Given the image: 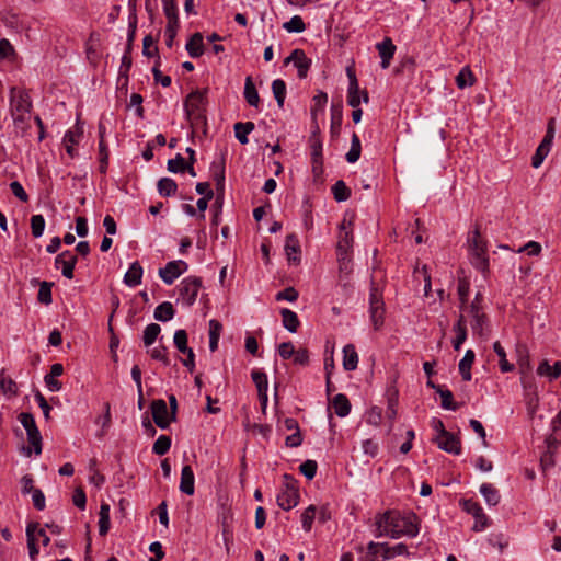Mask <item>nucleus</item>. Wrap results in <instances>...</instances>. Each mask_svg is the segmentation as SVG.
<instances>
[{
    "mask_svg": "<svg viewBox=\"0 0 561 561\" xmlns=\"http://www.w3.org/2000/svg\"><path fill=\"white\" fill-rule=\"evenodd\" d=\"M414 514H401L399 511H386L378 514L375 518L378 536L399 538L401 536L415 537L419 534V527L415 523Z\"/></svg>",
    "mask_w": 561,
    "mask_h": 561,
    "instance_id": "nucleus-1",
    "label": "nucleus"
},
{
    "mask_svg": "<svg viewBox=\"0 0 561 561\" xmlns=\"http://www.w3.org/2000/svg\"><path fill=\"white\" fill-rule=\"evenodd\" d=\"M206 90H195L186 96L184 102V110L186 118L193 129L206 125Z\"/></svg>",
    "mask_w": 561,
    "mask_h": 561,
    "instance_id": "nucleus-2",
    "label": "nucleus"
},
{
    "mask_svg": "<svg viewBox=\"0 0 561 561\" xmlns=\"http://www.w3.org/2000/svg\"><path fill=\"white\" fill-rule=\"evenodd\" d=\"M471 264L482 273L489 271V257L485 240L479 229H474L468 238Z\"/></svg>",
    "mask_w": 561,
    "mask_h": 561,
    "instance_id": "nucleus-3",
    "label": "nucleus"
},
{
    "mask_svg": "<svg viewBox=\"0 0 561 561\" xmlns=\"http://www.w3.org/2000/svg\"><path fill=\"white\" fill-rule=\"evenodd\" d=\"M276 500L278 506L285 511H289L298 504L299 492L297 481L290 476L284 474V485Z\"/></svg>",
    "mask_w": 561,
    "mask_h": 561,
    "instance_id": "nucleus-4",
    "label": "nucleus"
},
{
    "mask_svg": "<svg viewBox=\"0 0 561 561\" xmlns=\"http://www.w3.org/2000/svg\"><path fill=\"white\" fill-rule=\"evenodd\" d=\"M369 313L374 329L379 330L385 321V302L382 293L374 283L369 293Z\"/></svg>",
    "mask_w": 561,
    "mask_h": 561,
    "instance_id": "nucleus-5",
    "label": "nucleus"
},
{
    "mask_svg": "<svg viewBox=\"0 0 561 561\" xmlns=\"http://www.w3.org/2000/svg\"><path fill=\"white\" fill-rule=\"evenodd\" d=\"M10 107L11 115H30L32 110V101L25 90L11 88L10 90Z\"/></svg>",
    "mask_w": 561,
    "mask_h": 561,
    "instance_id": "nucleus-6",
    "label": "nucleus"
},
{
    "mask_svg": "<svg viewBox=\"0 0 561 561\" xmlns=\"http://www.w3.org/2000/svg\"><path fill=\"white\" fill-rule=\"evenodd\" d=\"M202 287V279L199 277L190 276L184 278L180 285V298L186 306H192L197 298L198 291Z\"/></svg>",
    "mask_w": 561,
    "mask_h": 561,
    "instance_id": "nucleus-7",
    "label": "nucleus"
},
{
    "mask_svg": "<svg viewBox=\"0 0 561 561\" xmlns=\"http://www.w3.org/2000/svg\"><path fill=\"white\" fill-rule=\"evenodd\" d=\"M353 242L354 238L352 221L343 219L340 226L339 240L336 244V255L351 254Z\"/></svg>",
    "mask_w": 561,
    "mask_h": 561,
    "instance_id": "nucleus-8",
    "label": "nucleus"
},
{
    "mask_svg": "<svg viewBox=\"0 0 561 561\" xmlns=\"http://www.w3.org/2000/svg\"><path fill=\"white\" fill-rule=\"evenodd\" d=\"M150 408L156 425L162 430L168 428L173 420H171L165 401L162 399L153 400Z\"/></svg>",
    "mask_w": 561,
    "mask_h": 561,
    "instance_id": "nucleus-9",
    "label": "nucleus"
},
{
    "mask_svg": "<svg viewBox=\"0 0 561 561\" xmlns=\"http://www.w3.org/2000/svg\"><path fill=\"white\" fill-rule=\"evenodd\" d=\"M187 268V263L182 260L171 261L167 263L163 268L159 270V275L165 284L171 285L179 276L185 273Z\"/></svg>",
    "mask_w": 561,
    "mask_h": 561,
    "instance_id": "nucleus-10",
    "label": "nucleus"
},
{
    "mask_svg": "<svg viewBox=\"0 0 561 561\" xmlns=\"http://www.w3.org/2000/svg\"><path fill=\"white\" fill-rule=\"evenodd\" d=\"M433 440L446 453L453 455H459L461 453V442L456 434L447 432L443 435H435Z\"/></svg>",
    "mask_w": 561,
    "mask_h": 561,
    "instance_id": "nucleus-11",
    "label": "nucleus"
},
{
    "mask_svg": "<svg viewBox=\"0 0 561 561\" xmlns=\"http://www.w3.org/2000/svg\"><path fill=\"white\" fill-rule=\"evenodd\" d=\"M78 257L70 251H64L55 257V267L61 266V274L68 278H73V270L77 264Z\"/></svg>",
    "mask_w": 561,
    "mask_h": 561,
    "instance_id": "nucleus-12",
    "label": "nucleus"
},
{
    "mask_svg": "<svg viewBox=\"0 0 561 561\" xmlns=\"http://www.w3.org/2000/svg\"><path fill=\"white\" fill-rule=\"evenodd\" d=\"M294 62L295 67L298 70L299 78H306L311 66V60L307 58L306 54L301 49H295L291 54L285 59V64Z\"/></svg>",
    "mask_w": 561,
    "mask_h": 561,
    "instance_id": "nucleus-13",
    "label": "nucleus"
},
{
    "mask_svg": "<svg viewBox=\"0 0 561 561\" xmlns=\"http://www.w3.org/2000/svg\"><path fill=\"white\" fill-rule=\"evenodd\" d=\"M468 311L471 317L470 324L472 331L478 335H482L484 325L488 322V317L483 311V307L469 306Z\"/></svg>",
    "mask_w": 561,
    "mask_h": 561,
    "instance_id": "nucleus-14",
    "label": "nucleus"
},
{
    "mask_svg": "<svg viewBox=\"0 0 561 561\" xmlns=\"http://www.w3.org/2000/svg\"><path fill=\"white\" fill-rule=\"evenodd\" d=\"M376 48L381 58V68L387 69L396 53V45L390 37H385L382 42L376 45Z\"/></svg>",
    "mask_w": 561,
    "mask_h": 561,
    "instance_id": "nucleus-15",
    "label": "nucleus"
},
{
    "mask_svg": "<svg viewBox=\"0 0 561 561\" xmlns=\"http://www.w3.org/2000/svg\"><path fill=\"white\" fill-rule=\"evenodd\" d=\"M309 144L311 149V161L313 172H318L322 168V141L320 136H310Z\"/></svg>",
    "mask_w": 561,
    "mask_h": 561,
    "instance_id": "nucleus-16",
    "label": "nucleus"
},
{
    "mask_svg": "<svg viewBox=\"0 0 561 561\" xmlns=\"http://www.w3.org/2000/svg\"><path fill=\"white\" fill-rule=\"evenodd\" d=\"M195 478L191 466H184L181 471L180 491L187 495H193Z\"/></svg>",
    "mask_w": 561,
    "mask_h": 561,
    "instance_id": "nucleus-17",
    "label": "nucleus"
},
{
    "mask_svg": "<svg viewBox=\"0 0 561 561\" xmlns=\"http://www.w3.org/2000/svg\"><path fill=\"white\" fill-rule=\"evenodd\" d=\"M142 272V267L138 261L131 263L124 275V283L129 287L139 285L141 283Z\"/></svg>",
    "mask_w": 561,
    "mask_h": 561,
    "instance_id": "nucleus-18",
    "label": "nucleus"
},
{
    "mask_svg": "<svg viewBox=\"0 0 561 561\" xmlns=\"http://www.w3.org/2000/svg\"><path fill=\"white\" fill-rule=\"evenodd\" d=\"M358 365V354L353 344H347L343 347V368L347 371H353Z\"/></svg>",
    "mask_w": 561,
    "mask_h": 561,
    "instance_id": "nucleus-19",
    "label": "nucleus"
},
{
    "mask_svg": "<svg viewBox=\"0 0 561 561\" xmlns=\"http://www.w3.org/2000/svg\"><path fill=\"white\" fill-rule=\"evenodd\" d=\"M38 523H30L26 527V538H27V548L28 554L32 561H35L39 550L36 546V530Z\"/></svg>",
    "mask_w": 561,
    "mask_h": 561,
    "instance_id": "nucleus-20",
    "label": "nucleus"
},
{
    "mask_svg": "<svg viewBox=\"0 0 561 561\" xmlns=\"http://www.w3.org/2000/svg\"><path fill=\"white\" fill-rule=\"evenodd\" d=\"M476 354L472 350H467L465 356L459 362V373L463 380L470 381L472 378L471 367L474 362Z\"/></svg>",
    "mask_w": 561,
    "mask_h": 561,
    "instance_id": "nucleus-21",
    "label": "nucleus"
},
{
    "mask_svg": "<svg viewBox=\"0 0 561 561\" xmlns=\"http://www.w3.org/2000/svg\"><path fill=\"white\" fill-rule=\"evenodd\" d=\"M185 48L192 58L202 56L204 53L203 35L201 33L193 34Z\"/></svg>",
    "mask_w": 561,
    "mask_h": 561,
    "instance_id": "nucleus-22",
    "label": "nucleus"
},
{
    "mask_svg": "<svg viewBox=\"0 0 561 561\" xmlns=\"http://www.w3.org/2000/svg\"><path fill=\"white\" fill-rule=\"evenodd\" d=\"M285 252L290 262H299L298 254L300 252V245L295 234H288L285 241Z\"/></svg>",
    "mask_w": 561,
    "mask_h": 561,
    "instance_id": "nucleus-23",
    "label": "nucleus"
},
{
    "mask_svg": "<svg viewBox=\"0 0 561 561\" xmlns=\"http://www.w3.org/2000/svg\"><path fill=\"white\" fill-rule=\"evenodd\" d=\"M537 374L539 376H547L551 380L557 379L561 376V360L556 362L553 366H550L548 360H543L537 368Z\"/></svg>",
    "mask_w": 561,
    "mask_h": 561,
    "instance_id": "nucleus-24",
    "label": "nucleus"
},
{
    "mask_svg": "<svg viewBox=\"0 0 561 561\" xmlns=\"http://www.w3.org/2000/svg\"><path fill=\"white\" fill-rule=\"evenodd\" d=\"M480 493L489 505L495 506L500 503L501 495L499 490L491 483H483L480 486Z\"/></svg>",
    "mask_w": 561,
    "mask_h": 561,
    "instance_id": "nucleus-25",
    "label": "nucleus"
},
{
    "mask_svg": "<svg viewBox=\"0 0 561 561\" xmlns=\"http://www.w3.org/2000/svg\"><path fill=\"white\" fill-rule=\"evenodd\" d=\"M334 412L340 417H345L351 411V403L347 397L343 393H339L333 399Z\"/></svg>",
    "mask_w": 561,
    "mask_h": 561,
    "instance_id": "nucleus-26",
    "label": "nucleus"
},
{
    "mask_svg": "<svg viewBox=\"0 0 561 561\" xmlns=\"http://www.w3.org/2000/svg\"><path fill=\"white\" fill-rule=\"evenodd\" d=\"M283 318V325L291 333H295L298 330L300 324L299 319L296 312L290 309L284 308L280 311Z\"/></svg>",
    "mask_w": 561,
    "mask_h": 561,
    "instance_id": "nucleus-27",
    "label": "nucleus"
},
{
    "mask_svg": "<svg viewBox=\"0 0 561 561\" xmlns=\"http://www.w3.org/2000/svg\"><path fill=\"white\" fill-rule=\"evenodd\" d=\"M221 331V323L216 319H211L209 321V350L211 352H215L218 348V342Z\"/></svg>",
    "mask_w": 561,
    "mask_h": 561,
    "instance_id": "nucleus-28",
    "label": "nucleus"
},
{
    "mask_svg": "<svg viewBox=\"0 0 561 561\" xmlns=\"http://www.w3.org/2000/svg\"><path fill=\"white\" fill-rule=\"evenodd\" d=\"M244 98L249 105L257 107L260 103V96L251 77H247L244 83Z\"/></svg>",
    "mask_w": 561,
    "mask_h": 561,
    "instance_id": "nucleus-29",
    "label": "nucleus"
},
{
    "mask_svg": "<svg viewBox=\"0 0 561 561\" xmlns=\"http://www.w3.org/2000/svg\"><path fill=\"white\" fill-rule=\"evenodd\" d=\"M174 308L171 302L164 301L154 309V319L158 321H169L174 317Z\"/></svg>",
    "mask_w": 561,
    "mask_h": 561,
    "instance_id": "nucleus-30",
    "label": "nucleus"
},
{
    "mask_svg": "<svg viewBox=\"0 0 561 561\" xmlns=\"http://www.w3.org/2000/svg\"><path fill=\"white\" fill-rule=\"evenodd\" d=\"M476 78L469 66H465L459 73L456 76V84L459 89L473 85Z\"/></svg>",
    "mask_w": 561,
    "mask_h": 561,
    "instance_id": "nucleus-31",
    "label": "nucleus"
},
{
    "mask_svg": "<svg viewBox=\"0 0 561 561\" xmlns=\"http://www.w3.org/2000/svg\"><path fill=\"white\" fill-rule=\"evenodd\" d=\"M253 122L247 123H236L234 124V134L236 138L240 141V144L245 145L249 142L248 135L254 129Z\"/></svg>",
    "mask_w": 561,
    "mask_h": 561,
    "instance_id": "nucleus-32",
    "label": "nucleus"
},
{
    "mask_svg": "<svg viewBox=\"0 0 561 561\" xmlns=\"http://www.w3.org/2000/svg\"><path fill=\"white\" fill-rule=\"evenodd\" d=\"M408 547L404 543H397L394 546H389L388 543H383V552L381 554L382 559H392L398 556H408Z\"/></svg>",
    "mask_w": 561,
    "mask_h": 561,
    "instance_id": "nucleus-33",
    "label": "nucleus"
},
{
    "mask_svg": "<svg viewBox=\"0 0 561 561\" xmlns=\"http://www.w3.org/2000/svg\"><path fill=\"white\" fill-rule=\"evenodd\" d=\"M383 552V543L378 542H369L367 547V552L363 558V561H385L381 554Z\"/></svg>",
    "mask_w": 561,
    "mask_h": 561,
    "instance_id": "nucleus-34",
    "label": "nucleus"
},
{
    "mask_svg": "<svg viewBox=\"0 0 561 561\" xmlns=\"http://www.w3.org/2000/svg\"><path fill=\"white\" fill-rule=\"evenodd\" d=\"M178 184L170 178H162L158 182L159 194L165 197L172 196L176 193Z\"/></svg>",
    "mask_w": 561,
    "mask_h": 561,
    "instance_id": "nucleus-35",
    "label": "nucleus"
},
{
    "mask_svg": "<svg viewBox=\"0 0 561 561\" xmlns=\"http://www.w3.org/2000/svg\"><path fill=\"white\" fill-rule=\"evenodd\" d=\"M360 152H362L360 140H359V137L357 136V134L354 133L352 136V140H351V148H350L348 152L346 153L347 162L355 163L359 159Z\"/></svg>",
    "mask_w": 561,
    "mask_h": 561,
    "instance_id": "nucleus-36",
    "label": "nucleus"
},
{
    "mask_svg": "<svg viewBox=\"0 0 561 561\" xmlns=\"http://www.w3.org/2000/svg\"><path fill=\"white\" fill-rule=\"evenodd\" d=\"M493 350H494V352L496 353V355L500 358V363L499 364H500L501 371L502 373L512 371L514 369V365L508 363V360L506 359L505 350L503 348V346L501 345V343L499 341H496L493 344Z\"/></svg>",
    "mask_w": 561,
    "mask_h": 561,
    "instance_id": "nucleus-37",
    "label": "nucleus"
},
{
    "mask_svg": "<svg viewBox=\"0 0 561 561\" xmlns=\"http://www.w3.org/2000/svg\"><path fill=\"white\" fill-rule=\"evenodd\" d=\"M160 332H161V328L159 324H157V323L148 324L144 330V336H142L145 346L152 345L154 343V341L157 340L158 335L160 334Z\"/></svg>",
    "mask_w": 561,
    "mask_h": 561,
    "instance_id": "nucleus-38",
    "label": "nucleus"
},
{
    "mask_svg": "<svg viewBox=\"0 0 561 561\" xmlns=\"http://www.w3.org/2000/svg\"><path fill=\"white\" fill-rule=\"evenodd\" d=\"M272 90L277 105L282 108L286 96V84L282 79H276L272 83Z\"/></svg>",
    "mask_w": 561,
    "mask_h": 561,
    "instance_id": "nucleus-39",
    "label": "nucleus"
},
{
    "mask_svg": "<svg viewBox=\"0 0 561 561\" xmlns=\"http://www.w3.org/2000/svg\"><path fill=\"white\" fill-rule=\"evenodd\" d=\"M437 393L439 394L442 402L440 405L443 409L456 411L459 409V404L453 400V393L448 389H437Z\"/></svg>",
    "mask_w": 561,
    "mask_h": 561,
    "instance_id": "nucleus-40",
    "label": "nucleus"
},
{
    "mask_svg": "<svg viewBox=\"0 0 561 561\" xmlns=\"http://www.w3.org/2000/svg\"><path fill=\"white\" fill-rule=\"evenodd\" d=\"M27 440L34 447V451L36 455L42 453V436L35 424L32 428H27Z\"/></svg>",
    "mask_w": 561,
    "mask_h": 561,
    "instance_id": "nucleus-41",
    "label": "nucleus"
},
{
    "mask_svg": "<svg viewBox=\"0 0 561 561\" xmlns=\"http://www.w3.org/2000/svg\"><path fill=\"white\" fill-rule=\"evenodd\" d=\"M162 5L168 23L178 24L179 18L175 0H162Z\"/></svg>",
    "mask_w": 561,
    "mask_h": 561,
    "instance_id": "nucleus-42",
    "label": "nucleus"
},
{
    "mask_svg": "<svg viewBox=\"0 0 561 561\" xmlns=\"http://www.w3.org/2000/svg\"><path fill=\"white\" fill-rule=\"evenodd\" d=\"M342 110L341 106H332L331 108V134L337 136L342 126Z\"/></svg>",
    "mask_w": 561,
    "mask_h": 561,
    "instance_id": "nucleus-43",
    "label": "nucleus"
},
{
    "mask_svg": "<svg viewBox=\"0 0 561 561\" xmlns=\"http://www.w3.org/2000/svg\"><path fill=\"white\" fill-rule=\"evenodd\" d=\"M332 193L337 202H344L351 196V190L342 180L335 182V184L332 186Z\"/></svg>",
    "mask_w": 561,
    "mask_h": 561,
    "instance_id": "nucleus-44",
    "label": "nucleus"
},
{
    "mask_svg": "<svg viewBox=\"0 0 561 561\" xmlns=\"http://www.w3.org/2000/svg\"><path fill=\"white\" fill-rule=\"evenodd\" d=\"M171 447V438L167 435H160L152 446V451L156 455H165Z\"/></svg>",
    "mask_w": 561,
    "mask_h": 561,
    "instance_id": "nucleus-45",
    "label": "nucleus"
},
{
    "mask_svg": "<svg viewBox=\"0 0 561 561\" xmlns=\"http://www.w3.org/2000/svg\"><path fill=\"white\" fill-rule=\"evenodd\" d=\"M462 507L466 512L471 514L474 518H482L485 520V514L481 507V505L473 500H466L462 503Z\"/></svg>",
    "mask_w": 561,
    "mask_h": 561,
    "instance_id": "nucleus-46",
    "label": "nucleus"
},
{
    "mask_svg": "<svg viewBox=\"0 0 561 561\" xmlns=\"http://www.w3.org/2000/svg\"><path fill=\"white\" fill-rule=\"evenodd\" d=\"M288 33H301L306 30V25L301 16L294 15L289 21L283 24Z\"/></svg>",
    "mask_w": 561,
    "mask_h": 561,
    "instance_id": "nucleus-47",
    "label": "nucleus"
},
{
    "mask_svg": "<svg viewBox=\"0 0 561 561\" xmlns=\"http://www.w3.org/2000/svg\"><path fill=\"white\" fill-rule=\"evenodd\" d=\"M0 390L5 396H14L16 393L15 381L3 373L0 375Z\"/></svg>",
    "mask_w": 561,
    "mask_h": 561,
    "instance_id": "nucleus-48",
    "label": "nucleus"
},
{
    "mask_svg": "<svg viewBox=\"0 0 561 561\" xmlns=\"http://www.w3.org/2000/svg\"><path fill=\"white\" fill-rule=\"evenodd\" d=\"M173 342H174V345L178 348V351L183 354L191 350L187 346V333L183 329L175 331Z\"/></svg>",
    "mask_w": 561,
    "mask_h": 561,
    "instance_id": "nucleus-49",
    "label": "nucleus"
},
{
    "mask_svg": "<svg viewBox=\"0 0 561 561\" xmlns=\"http://www.w3.org/2000/svg\"><path fill=\"white\" fill-rule=\"evenodd\" d=\"M51 286H53L51 283H48L45 280L39 284V289H38V295H37V299L39 302H42L44 305L51 304V301H53Z\"/></svg>",
    "mask_w": 561,
    "mask_h": 561,
    "instance_id": "nucleus-50",
    "label": "nucleus"
},
{
    "mask_svg": "<svg viewBox=\"0 0 561 561\" xmlns=\"http://www.w3.org/2000/svg\"><path fill=\"white\" fill-rule=\"evenodd\" d=\"M554 133H556V121H554V118H550L548 122V125H547L546 135L539 146H541L550 151L551 147H552V141L554 138Z\"/></svg>",
    "mask_w": 561,
    "mask_h": 561,
    "instance_id": "nucleus-51",
    "label": "nucleus"
},
{
    "mask_svg": "<svg viewBox=\"0 0 561 561\" xmlns=\"http://www.w3.org/2000/svg\"><path fill=\"white\" fill-rule=\"evenodd\" d=\"M312 101H313V105L311 108V116H312V119L316 121L318 112L319 111L322 112L324 110V106L328 102V95L324 92H320L313 96Z\"/></svg>",
    "mask_w": 561,
    "mask_h": 561,
    "instance_id": "nucleus-52",
    "label": "nucleus"
},
{
    "mask_svg": "<svg viewBox=\"0 0 561 561\" xmlns=\"http://www.w3.org/2000/svg\"><path fill=\"white\" fill-rule=\"evenodd\" d=\"M520 382L524 389V396H533L534 393H537V385L531 374L523 373V376H520Z\"/></svg>",
    "mask_w": 561,
    "mask_h": 561,
    "instance_id": "nucleus-53",
    "label": "nucleus"
},
{
    "mask_svg": "<svg viewBox=\"0 0 561 561\" xmlns=\"http://www.w3.org/2000/svg\"><path fill=\"white\" fill-rule=\"evenodd\" d=\"M45 229V219L42 215H33L31 217V230L34 238L42 237Z\"/></svg>",
    "mask_w": 561,
    "mask_h": 561,
    "instance_id": "nucleus-54",
    "label": "nucleus"
},
{
    "mask_svg": "<svg viewBox=\"0 0 561 561\" xmlns=\"http://www.w3.org/2000/svg\"><path fill=\"white\" fill-rule=\"evenodd\" d=\"M83 135V126L78 122L75 129H70L65 134L64 144H78Z\"/></svg>",
    "mask_w": 561,
    "mask_h": 561,
    "instance_id": "nucleus-55",
    "label": "nucleus"
},
{
    "mask_svg": "<svg viewBox=\"0 0 561 561\" xmlns=\"http://www.w3.org/2000/svg\"><path fill=\"white\" fill-rule=\"evenodd\" d=\"M12 117H13L15 128L21 131V136H25L30 129L28 122L31 118V114L30 115H22V114L12 115Z\"/></svg>",
    "mask_w": 561,
    "mask_h": 561,
    "instance_id": "nucleus-56",
    "label": "nucleus"
},
{
    "mask_svg": "<svg viewBox=\"0 0 561 561\" xmlns=\"http://www.w3.org/2000/svg\"><path fill=\"white\" fill-rule=\"evenodd\" d=\"M316 517V507L313 505L308 506L301 514L302 528L309 531L312 527V523Z\"/></svg>",
    "mask_w": 561,
    "mask_h": 561,
    "instance_id": "nucleus-57",
    "label": "nucleus"
},
{
    "mask_svg": "<svg viewBox=\"0 0 561 561\" xmlns=\"http://www.w3.org/2000/svg\"><path fill=\"white\" fill-rule=\"evenodd\" d=\"M318 465L314 460H306L299 467L300 472L308 479L312 480L317 473Z\"/></svg>",
    "mask_w": 561,
    "mask_h": 561,
    "instance_id": "nucleus-58",
    "label": "nucleus"
},
{
    "mask_svg": "<svg viewBox=\"0 0 561 561\" xmlns=\"http://www.w3.org/2000/svg\"><path fill=\"white\" fill-rule=\"evenodd\" d=\"M186 169V162L184 158L178 153L174 159H170L168 161V170L170 172L176 173V172H183Z\"/></svg>",
    "mask_w": 561,
    "mask_h": 561,
    "instance_id": "nucleus-59",
    "label": "nucleus"
},
{
    "mask_svg": "<svg viewBox=\"0 0 561 561\" xmlns=\"http://www.w3.org/2000/svg\"><path fill=\"white\" fill-rule=\"evenodd\" d=\"M251 377L257 391L267 390V377L265 373L261 370H253Z\"/></svg>",
    "mask_w": 561,
    "mask_h": 561,
    "instance_id": "nucleus-60",
    "label": "nucleus"
},
{
    "mask_svg": "<svg viewBox=\"0 0 561 561\" xmlns=\"http://www.w3.org/2000/svg\"><path fill=\"white\" fill-rule=\"evenodd\" d=\"M469 282L465 278L459 279L458 282V295L460 300V307L462 308L468 301L469 295Z\"/></svg>",
    "mask_w": 561,
    "mask_h": 561,
    "instance_id": "nucleus-61",
    "label": "nucleus"
},
{
    "mask_svg": "<svg viewBox=\"0 0 561 561\" xmlns=\"http://www.w3.org/2000/svg\"><path fill=\"white\" fill-rule=\"evenodd\" d=\"M339 271L346 276L352 272V260L350 254L337 255Z\"/></svg>",
    "mask_w": 561,
    "mask_h": 561,
    "instance_id": "nucleus-62",
    "label": "nucleus"
},
{
    "mask_svg": "<svg viewBox=\"0 0 561 561\" xmlns=\"http://www.w3.org/2000/svg\"><path fill=\"white\" fill-rule=\"evenodd\" d=\"M549 150H547L546 148L541 147V146H538L535 154L531 158V165L537 169L539 168L543 160L546 159V157L549 154Z\"/></svg>",
    "mask_w": 561,
    "mask_h": 561,
    "instance_id": "nucleus-63",
    "label": "nucleus"
},
{
    "mask_svg": "<svg viewBox=\"0 0 561 561\" xmlns=\"http://www.w3.org/2000/svg\"><path fill=\"white\" fill-rule=\"evenodd\" d=\"M297 298L298 291L294 287H287L276 295V300H287L294 302L297 300Z\"/></svg>",
    "mask_w": 561,
    "mask_h": 561,
    "instance_id": "nucleus-64",
    "label": "nucleus"
}]
</instances>
